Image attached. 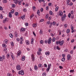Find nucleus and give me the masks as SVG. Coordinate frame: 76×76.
I'll list each match as a JSON object with an SVG mask.
<instances>
[{"label":"nucleus","instance_id":"bb28decb","mask_svg":"<svg viewBox=\"0 0 76 76\" xmlns=\"http://www.w3.org/2000/svg\"><path fill=\"white\" fill-rule=\"evenodd\" d=\"M19 14V13L18 12H16L15 13V16H18Z\"/></svg>","mask_w":76,"mask_h":76},{"label":"nucleus","instance_id":"7c9ffc66","mask_svg":"<svg viewBox=\"0 0 76 76\" xmlns=\"http://www.w3.org/2000/svg\"><path fill=\"white\" fill-rule=\"evenodd\" d=\"M50 25L49 26V28H51V26H52V25H53V24H52V22L50 23Z\"/></svg>","mask_w":76,"mask_h":76},{"label":"nucleus","instance_id":"4d7b16f0","mask_svg":"<svg viewBox=\"0 0 76 76\" xmlns=\"http://www.w3.org/2000/svg\"><path fill=\"white\" fill-rule=\"evenodd\" d=\"M41 52H37V54H38V55H40V54H41Z\"/></svg>","mask_w":76,"mask_h":76},{"label":"nucleus","instance_id":"1a4fd4ad","mask_svg":"<svg viewBox=\"0 0 76 76\" xmlns=\"http://www.w3.org/2000/svg\"><path fill=\"white\" fill-rule=\"evenodd\" d=\"M43 67V66L42 65V64H39L38 65V68H40V67Z\"/></svg>","mask_w":76,"mask_h":76},{"label":"nucleus","instance_id":"13d9d810","mask_svg":"<svg viewBox=\"0 0 76 76\" xmlns=\"http://www.w3.org/2000/svg\"><path fill=\"white\" fill-rule=\"evenodd\" d=\"M2 60H4V59H5V56L4 55L2 56Z\"/></svg>","mask_w":76,"mask_h":76},{"label":"nucleus","instance_id":"338daca9","mask_svg":"<svg viewBox=\"0 0 76 76\" xmlns=\"http://www.w3.org/2000/svg\"><path fill=\"white\" fill-rule=\"evenodd\" d=\"M38 50L40 52L42 51V49L40 48H39L38 49Z\"/></svg>","mask_w":76,"mask_h":76},{"label":"nucleus","instance_id":"680f3d73","mask_svg":"<svg viewBox=\"0 0 76 76\" xmlns=\"http://www.w3.org/2000/svg\"><path fill=\"white\" fill-rule=\"evenodd\" d=\"M70 16H71V14L70 13H69L68 14V16L69 18H70Z\"/></svg>","mask_w":76,"mask_h":76},{"label":"nucleus","instance_id":"72a5a7b5","mask_svg":"<svg viewBox=\"0 0 76 76\" xmlns=\"http://www.w3.org/2000/svg\"><path fill=\"white\" fill-rule=\"evenodd\" d=\"M49 13L50 15H53V12L51 11H49Z\"/></svg>","mask_w":76,"mask_h":76},{"label":"nucleus","instance_id":"79ce46f5","mask_svg":"<svg viewBox=\"0 0 76 76\" xmlns=\"http://www.w3.org/2000/svg\"><path fill=\"white\" fill-rule=\"evenodd\" d=\"M12 7H16V5L14 4H12Z\"/></svg>","mask_w":76,"mask_h":76},{"label":"nucleus","instance_id":"a19ab883","mask_svg":"<svg viewBox=\"0 0 76 76\" xmlns=\"http://www.w3.org/2000/svg\"><path fill=\"white\" fill-rule=\"evenodd\" d=\"M52 25H53V26H55L56 24V22H53L52 23Z\"/></svg>","mask_w":76,"mask_h":76},{"label":"nucleus","instance_id":"5701e85b","mask_svg":"<svg viewBox=\"0 0 76 76\" xmlns=\"http://www.w3.org/2000/svg\"><path fill=\"white\" fill-rule=\"evenodd\" d=\"M35 9H36V7L35 6H33V11H35Z\"/></svg>","mask_w":76,"mask_h":76},{"label":"nucleus","instance_id":"5fc2aeb1","mask_svg":"<svg viewBox=\"0 0 76 76\" xmlns=\"http://www.w3.org/2000/svg\"><path fill=\"white\" fill-rule=\"evenodd\" d=\"M0 18L1 19L3 18V15H2V14L1 15Z\"/></svg>","mask_w":76,"mask_h":76},{"label":"nucleus","instance_id":"052dcab7","mask_svg":"<svg viewBox=\"0 0 76 76\" xmlns=\"http://www.w3.org/2000/svg\"><path fill=\"white\" fill-rule=\"evenodd\" d=\"M43 8H41L40 9V11H41V12H43Z\"/></svg>","mask_w":76,"mask_h":76},{"label":"nucleus","instance_id":"20e7f679","mask_svg":"<svg viewBox=\"0 0 76 76\" xmlns=\"http://www.w3.org/2000/svg\"><path fill=\"white\" fill-rule=\"evenodd\" d=\"M52 40V39H51V38H50L48 40V44H51V40Z\"/></svg>","mask_w":76,"mask_h":76},{"label":"nucleus","instance_id":"2f4dec72","mask_svg":"<svg viewBox=\"0 0 76 76\" xmlns=\"http://www.w3.org/2000/svg\"><path fill=\"white\" fill-rule=\"evenodd\" d=\"M39 34L40 35H42V31L41 30H40V31H39Z\"/></svg>","mask_w":76,"mask_h":76},{"label":"nucleus","instance_id":"39448f33","mask_svg":"<svg viewBox=\"0 0 76 76\" xmlns=\"http://www.w3.org/2000/svg\"><path fill=\"white\" fill-rule=\"evenodd\" d=\"M8 21H9L8 18H6L5 19L3 20V23H6V22H8Z\"/></svg>","mask_w":76,"mask_h":76},{"label":"nucleus","instance_id":"bf43d9fd","mask_svg":"<svg viewBox=\"0 0 76 76\" xmlns=\"http://www.w3.org/2000/svg\"><path fill=\"white\" fill-rule=\"evenodd\" d=\"M42 75L44 76H46V73L45 72H44L43 73Z\"/></svg>","mask_w":76,"mask_h":76},{"label":"nucleus","instance_id":"69168bd1","mask_svg":"<svg viewBox=\"0 0 76 76\" xmlns=\"http://www.w3.org/2000/svg\"><path fill=\"white\" fill-rule=\"evenodd\" d=\"M21 1H20L18 2V4L19 5H21Z\"/></svg>","mask_w":76,"mask_h":76},{"label":"nucleus","instance_id":"9b49d317","mask_svg":"<svg viewBox=\"0 0 76 76\" xmlns=\"http://www.w3.org/2000/svg\"><path fill=\"white\" fill-rule=\"evenodd\" d=\"M63 12H59V15L60 16H63Z\"/></svg>","mask_w":76,"mask_h":76},{"label":"nucleus","instance_id":"774afa93","mask_svg":"<svg viewBox=\"0 0 76 76\" xmlns=\"http://www.w3.org/2000/svg\"><path fill=\"white\" fill-rule=\"evenodd\" d=\"M23 12H26L27 10L26 9H24L23 10Z\"/></svg>","mask_w":76,"mask_h":76},{"label":"nucleus","instance_id":"37998d69","mask_svg":"<svg viewBox=\"0 0 76 76\" xmlns=\"http://www.w3.org/2000/svg\"><path fill=\"white\" fill-rule=\"evenodd\" d=\"M3 46L4 47V48H6V45L4 44H3Z\"/></svg>","mask_w":76,"mask_h":76},{"label":"nucleus","instance_id":"a18cd8bd","mask_svg":"<svg viewBox=\"0 0 76 76\" xmlns=\"http://www.w3.org/2000/svg\"><path fill=\"white\" fill-rule=\"evenodd\" d=\"M11 12L12 13H14V12H15V10H12Z\"/></svg>","mask_w":76,"mask_h":76},{"label":"nucleus","instance_id":"b1692460","mask_svg":"<svg viewBox=\"0 0 76 76\" xmlns=\"http://www.w3.org/2000/svg\"><path fill=\"white\" fill-rule=\"evenodd\" d=\"M7 2V0H3V3H6Z\"/></svg>","mask_w":76,"mask_h":76},{"label":"nucleus","instance_id":"0e129e2a","mask_svg":"<svg viewBox=\"0 0 76 76\" xmlns=\"http://www.w3.org/2000/svg\"><path fill=\"white\" fill-rule=\"evenodd\" d=\"M4 43H5V44H7V41H4Z\"/></svg>","mask_w":76,"mask_h":76},{"label":"nucleus","instance_id":"c85d7f7f","mask_svg":"<svg viewBox=\"0 0 76 76\" xmlns=\"http://www.w3.org/2000/svg\"><path fill=\"white\" fill-rule=\"evenodd\" d=\"M58 7H57L55 9V11L56 12H57V10H58Z\"/></svg>","mask_w":76,"mask_h":76},{"label":"nucleus","instance_id":"dca6fc26","mask_svg":"<svg viewBox=\"0 0 76 76\" xmlns=\"http://www.w3.org/2000/svg\"><path fill=\"white\" fill-rule=\"evenodd\" d=\"M11 14H12V13H11V12H10L9 13V16L10 18H12V15Z\"/></svg>","mask_w":76,"mask_h":76},{"label":"nucleus","instance_id":"393cba45","mask_svg":"<svg viewBox=\"0 0 76 76\" xmlns=\"http://www.w3.org/2000/svg\"><path fill=\"white\" fill-rule=\"evenodd\" d=\"M25 15H24L22 17H21V18L22 19H25Z\"/></svg>","mask_w":76,"mask_h":76},{"label":"nucleus","instance_id":"6ab92c4d","mask_svg":"<svg viewBox=\"0 0 76 76\" xmlns=\"http://www.w3.org/2000/svg\"><path fill=\"white\" fill-rule=\"evenodd\" d=\"M70 32V29H68L66 30L67 34H69Z\"/></svg>","mask_w":76,"mask_h":76},{"label":"nucleus","instance_id":"e433bc0d","mask_svg":"<svg viewBox=\"0 0 76 76\" xmlns=\"http://www.w3.org/2000/svg\"><path fill=\"white\" fill-rule=\"evenodd\" d=\"M0 61H3V59L1 56H0Z\"/></svg>","mask_w":76,"mask_h":76},{"label":"nucleus","instance_id":"3c124183","mask_svg":"<svg viewBox=\"0 0 76 76\" xmlns=\"http://www.w3.org/2000/svg\"><path fill=\"white\" fill-rule=\"evenodd\" d=\"M59 43L60 44V41L58 42V41H57L56 42V45H58V44Z\"/></svg>","mask_w":76,"mask_h":76},{"label":"nucleus","instance_id":"c756f323","mask_svg":"<svg viewBox=\"0 0 76 76\" xmlns=\"http://www.w3.org/2000/svg\"><path fill=\"white\" fill-rule=\"evenodd\" d=\"M21 54V52H18V53L17 54V55L18 56H19Z\"/></svg>","mask_w":76,"mask_h":76},{"label":"nucleus","instance_id":"f8f14e48","mask_svg":"<svg viewBox=\"0 0 76 76\" xmlns=\"http://www.w3.org/2000/svg\"><path fill=\"white\" fill-rule=\"evenodd\" d=\"M21 60L22 61H24V60H25V57L24 56H23L21 58Z\"/></svg>","mask_w":76,"mask_h":76},{"label":"nucleus","instance_id":"423d86ee","mask_svg":"<svg viewBox=\"0 0 76 76\" xmlns=\"http://www.w3.org/2000/svg\"><path fill=\"white\" fill-rule=\"evenodd\" d=\"M20 65H17L16 69L18 70H19L20 69Z\"/></svg>","mask_w":76,"mask_h":76},{"label":"nucleus","instance_id":"6e6552de","mask_svg":"<svg viewBox=\"0 0 76 76\" xmlns=\"http://www.w3.org/2000/svg\"><path fill=\"white\" fill-rule=\"evenodd\" d=\"M31 58L33 61H35V57H34V56L33 55L31 56Z\"/></svg>","mask_w":76,"mask_h":76},{"label":"nucleus","instance_id":"4c0bfd02","mask_svg":"<svg viewBox=\"0 0 76 76\" xmlns=\"http://www.w3.org/2000/svg\"><path fill=\"white\" fill-rule=\"evenodd\" d=\"M40 43H41L42 44L43 43H44V41L42 40H41L40 41Z\"/></svg>","mask_w":76,"mask_h":76},{"label":"nucleus","instance_id":"c03bdc74","mask_svg":"<svg viewBox=\"0 0 76 76\" xmlns=\"http://www.w3.org/2000/svg\"><path fill=\"white\" fill-rule=\"evenodd\" d=\"M76 31V30H72V31H71V32L72 33H73V32H75Z\"/></svg>","mask_w":76,"mask_h":76},{"label":"nucleus","instance_id":"aec40b11","mask_svg":"<svg viewBox=\"0 0 76 76\" xmlns=\"http://www.w3.org/2000/svg\"><path fill=\"white\" fill-rule=\"evenodd\" d=\"M10 56V54L9 53H8L7 55V58H9V57Z\"/></svg>","mask_w":76,"mask_h":76},{"label":"nucleus","instance_id":"e2e57ef3","mask_svg":"<svg viewBox=\"0 0 76 76\" xmlns=\"http://www.w3.org/2000/svg\"><path fill=\"white\" fill-rule=\"evenodd\" d=\"M3 10V7L1 6H0V10L2 11Z\"/></svg>","mask_w":76,"mask_h":76},{"label":"nucleus","instance_id":"58836bf2","mask_svg":"<svg viewBox=\"0 0 76 76\" xmlns=\"http://www.w3.org/2000/svg\"><path fill=\"white\" fill-rule=\"evenodd\" d=\"M25 28H22L21 29V31H25Z\"/></svg>","mask_w":76,"mask_h":76},{"label":"nucleus","instance_id":"ea45409f","mask_svg":"<svg viewBox=\"0 0 76 76\" xmlns=\"http://www.w3.org/2000/svg\"><path fill=\"white\" fill-rule=\"evenodd\" d=\"M11 57L12 58V60H15V57H13V56L12 55H11Z\"/></svg>","mask_w":76,"mask_h":76},{"label":"nucleus","instance_id":"f03ea898","mask_svg":"<svg viewBox=\"0 0 76 76\" xmlns=\"http://www.w3.org/2000/svg\"><path fill=\"white\" fill-rule=\"evenodd\" d=\"M51 66V64H48V68L46 69V71L47 72H48L49 70H50Z\"/></svg>","mask_w":76,"mask_h":76},{"label":"nucleus","instance_id":"864d4df0","mask_svg":"<svg viewBox=\"0 0 76 76\" xmlns=\"http://www.w3.org/2000/svg\"><path fill=\"white\" fill-rule=\"evenodd\" d=\"M7 75L8 76H12V75H11L10 73H8L7 74Z\"/></svg>","mask_w":76,"mask_h":76},{"label":"nucleus","instance_id":"7ed1b4c3","mask_svg":"<svg viewBox=\"0 0 76 76\" xmlns=\"http://www.w3.org/2000/svg\"><path fill=\"white\" fill-rule=\"evenodd\" d=\"M19 75H24V72H23V70H22L18 72Z\"/></svg>","mask_w":76,"mask_h":76},{"label":"nucleus","instance_id":"a211bd4d","mask_svg":"<svg viewBox=\"0 0 76 76\" xmlns=\"http://www.w3.org/2000/svg\"><path fill=\"white\" fill-rule=\"evenodd\" d=\"M11 45L12 47H13V46H14V43H13V42H11Z\"/></svg>","mask_w":76,"mask_h":76},{"label":"nucleus","instance_id":"ddd939ff","mask_svg":"<svg viewBox=\"0 0 76 76\" xmlns=\"http://www.w3.org/2000/svg\"><path fill=\"white\" fill-rule=\"evenodd\" d=\"M70 56L69 54H68L67 55V60H69L70 59Z\"/></svg>","mask_w":76,"mask_h":76},{"label":"nucleus","instance_id":"4468645a","mask_svg":"<svg viewBox=\"0 0 76 76\" xmlns=\"http://www.w3.org/2000/svg\"><path fill=\"white\" fill-rule=\"evenodd\" d=\"M34 68L35 70H38V67H37V65H35Z\"/></svg>","mask_w":76,"mask_h":76},{"label":"nucleus","instance_id":"412c9836","mask_svg":"<svg viewBox=\"0 0 76 76\" xmlns=\"http://www.w3.org/2000/svg\"><path fill=\"white\" fill-rule=\"evenodd\" d=\"M37 24H33V26L34 28V27H37Z\"/></svg>","mask_w":76,"mask_h":76},{"label":"nucleus","instance_id":"49530a36","mask_svg":"<svg viewBox=\"0 0 76 76\" xmlns=\"http://www.w3.org/2000/svg\"><path fill=\"white\" fill-rule=\"evenodd\" d=\"M48 14H46L45 16V18L47 19V18H48Z\"/></svg>","mask_w":76,"mask_h":76},{"label":"nucleus","instance_id":"0eeeda50","mask_svg":"<svg viewBox=\"0 0 76 76\" xmlns=\"http://www.w3.org/2000/svg\"><path fill=\"white\" fill-rule=\"evenodd\" d=\"M63 43H64V40H62L61 42L59 41V44L61 46L63 45Z\"/></svg>","mask_w":76,"mask_h":76},{"label":"nucleus","instance_id":"de8ad7c7","mask_svg":"<svg viewBox=\"0 0 76 76\" xmlns=\"http://www.w3.org/2000/svg\"><path fill=\"white\" fill-rule=\"evenodd\" d=\"M56 48L57 49V50H60V49L59 48V47L58 46H57Z\"/></svg>","mask_w":76,"mask_h":76},{"label":"nucleus","instance_id":"f257e3e1","mask_svg":"<svg viewBox=\"0 0 76 76\" xmlns=\"http://www.w3.org/2000/svg\"><path fill=\"white\" fill-rule=\"evenodd\" d=\"M66 18V15L65 14L63 16L61 17V19L62 22H63L65 20Z\"/></svg>","mask_w":76,"mask_h":76},{"label":"nucleus","instance_id":"f704fd0d","mask_svg":"<svg viewBox=\"0 0 76 76\" xmlns=\"http://www.w3.org/2000/svg\"><path fill=\"white\" fill-rule=\"evenodd\" d=\"M34 16V14H33L30 17V19H31V18H32Z\"/></svg>","mask_w":76,"mask_h":76},{"label":"nucleus","instance_id":"473e14b6","mask_svg":"<svg viewBox=\"0 0 76 76\" xmlns=\"http://www.w3.org/2000/svg\"><path fill=\"white\" fill-rule=\"evenodd\" d=\"M61 60L62 61H63V62L65 60V58H63L61 59Z\"/></svg>","mask_w":76,"mask_h":76},{"label":"nucleus","instance_id":"cd10ccee","mask_svg":"<svg viewBox=\"0 0 76 76\" xmlns=\"http://www.w3.org/2000/svg\"><path fill=\"white\" fill-rule=\"evenodd\" d=\"M39 13H40V11L39 10H38L37 12V15H38V14H39Z\"/></svg>","mask_w":76,"mask_h":76},{"label":"nucleus","instance_id":"09e8293b","mask_svg":"<svg viewBox=\"0 0 76 76\" xmlns=\"http://www.w3.org/2000/svg\"><path fill=\"white\" fill-rule=\"evenodd\" d=\"M50 21H49L47 22V24H48V25H50Z\"/></svg>","mask_w":76,"mask_h":76},{"label":"nucleus","instance_id":"2eb2a0df","mask_svg":"<svg viewBox=\"0 0 76 76\" xmlns=\"http://www.w3.org/2000/svg\"><path fill=\"white\" fill-rule=\"evenodd\" d=\"M45 54L46 56H48V55H50V52L48 51V52H46Z\"/></svg>","mask_w":76,"mask_h":76},{"label":"nucleus","instance_id":"8fccbe9b","mask_svg":"<svg viewBox=\"0 0 76 76\" xmlns=\"http://www.w3.org/2000/svg\"><path fill=\"white\" fill-rule=\"evenodd\" d=\"M56 40V38L54 37L53 39H52V41L53 42H54L55 41V40Z\"/></svg>","mask_w":76,"mask_h":76},{"label":"nucleus","instance_id":"9d476101","mask_svg":"<svg viewBox=\"0 0 76 76\" xmlns=\"http://www.w3.org/2000/svg\"><path fill=\"white\" fill-rule=\"evenodd\" d=\"M26 45H29V40H26Z\"/></svg>","mask_w":76,"mask_h":76},{"label":"nucleus","instance_id":"a878e982","mask_svg":"<svg viewBox=\"0 0 76 76\" xmlns=\"http://www.w3.org/2000/svg\"><path fill=\"white\" fill-rule=\"evenodd\" d=\"M9 36L10 37H11V38H13V35L12 34H9Z\"/></svg>","mask_w":76,"mask_h":76},{"label":"nucleus","instance_id":"603ef678","mask_svg":"<svg viewBox=\"0 0 76 76\" xmlns=\"http://www.w3.org/2000/svg\"><path fill=\"white\" fill-rule=\"evenodd\" d=\"M74 13V11L73 10H72L71 12V13L72 15H73V13Z\"/></svg>","mask_w":76,"mask_h":76},{"label":"nucleus","instance_id":"f3484780","mask_svg":"<svg viewBox=\"0 0 76 76\" xmlns=\"http://www.w3.org/2000/svg\"><path fill=\"white\" fill-rule=\"evenodd\" d=\"M18 36V33H17V32L15 31V37H17Z\"/></svg>","mask_w":76,"mask_h":76},{"label":"nucleus","instance_id":"6e6d98bb","mask_svg":"<svg viewBox=\"0 0 76 76\" xmlns=\"http://www.w3.org/2000/svg\"><path fill=\"white\" fill-rule=\"evenodd\" d=\"M70 73H73V72H74V70H70Z\"/></svg>","mask_w":76,"mask_h":76},{"label":"nucleus","instance_id":"4be33fe9","mask_svg":"<svg viewBox=\"0 0 76 76\" xmlns=\"http://www.w3.org/2000/svg\"><path fill=\"white\" fill-rule=\"evenodd\" d=\"M18 2H19V1H18V0H15V4H17Z\"/></svg>","mask_w":76,"mask_h":76},{"label":"nucleus","instance_id":"c9c22d12","mask_svg":"<svg viewBox=\"0 0 76 76\" xmlns=\"http://www.w3.org/2000/svg\"><path fill=\"white\" fill-rule=\"evenodd\" d=\"M20 41H23V37H21L20 38Z\"/></svg>","mask_w":76,"mask_h":76}]
</instances>
